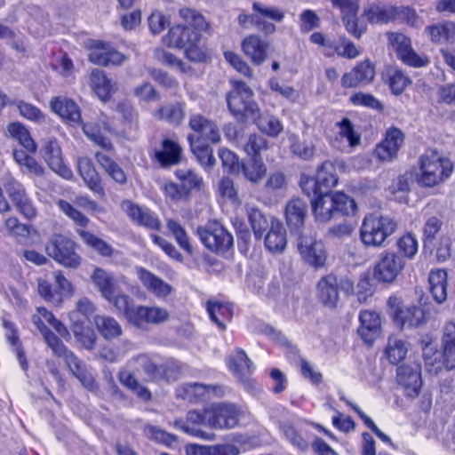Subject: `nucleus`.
<instances>
[{"mask_svg":"<svg viewBox=\"0 0 455 455\" xmlns=\"http://www.w3.org/2000/svg\"><path fill=\"white\" fill-rule=\"evenodd\" d=\"M405 135L396 126L388 127L374 149L376 158L382 162H391L398 156V152L403 147Z\"/></svg>","mask_w":455,"mask_h":455,"instance_id":"26","label":"nucleus"},{"mask_svg":"<svg viewBox=\"0 0 455 455\" xmlns=\"http://www.w3.org/2000/svg\"><path fill=\"white\" fill-rule=\"evenodd\" d=\"M375 77V65L369 60L359 61L340 80L344 88H355L370 84Z\"/></svg>","mask_w":455,"mask_h":455,"instance_id":"30","label":"nucleus"},{"mask_svg":"<svg viewBox=\"0 0 455 455\" xmlns=\"http://www.w3.org/2000/svg\"><path fill=\"white\" fill-rule=\"evenodd\" d=\"M393 6L380 7L378 5H370L363 9V16L371 24H387L394 22Z\"/></svg>","mask_w":455,"mask_h":455,"instance_id":"59","label":"nucleus"},{"mask_svg":"<svg viewBox=\"0 0 455 455\" xmlns=\"http://www.w3.org/2000/svg\"><path fill=\"white\" fill-rule=\"evenodd\" d=\"M331 4L340 12V18L347 32L360 39L367 31V23L358 17L359 0H331Z\"/></svg>","mask_w":455,"mask_h":455,"instance_id":"18","label":"nucleus"},{"mask_svg":"<svg viewBox=\"0 0 455 455\" xmlns=\"http://www.w3.org/2000/svg\"><path fill=\"white\" fill-rule=\"evenodd\" d=\"M206 311L210 319L217 324L220 330L226 329V323L233 318V305L229 302H221L209 299L206 302Z\"/></svg>","mask_w":455,"mask_h":455,"instance_id":"48","label":"nucleus"},{"mask_svg":"<svg viewBox=\"0 0 455 455\" xmlns=\"http://www.w3.org/2000/svg\"><path fill=\"white\" fill-rule=\"evenodd\" d=\"M217 387L201 383H185L176 391L178 398L190 403H197L209 400L211 394L215 393Z\"/></svg>","mask_w":455,"mask_h":455,"instance_id":"37","label":"nucleus"},{"mask_svg":"<svg viewBox=\"0 0 455 455\" xmlns=\"http://www.w3.org/2000/svg\"><path fill=\"white\" fill-rule=\"evenodd\" d=\"M82 129L85 136L94 145L100 148V150L95 153H105L110 156H116V148L111 140L107 137L97 124H83Z\"/></svg>","mask_w":455,"mask_h":455,"instance_id":"49","label":"nucleus"},{"mask_svg":"<svg viewBox=\"0 0 455 455\" xmlns=\"http://www.w3.org/2000/svg\"><path fill=\"white\" fill-rule=\"evenodd\" d=\"M432 335L421 337L419 344L427 372L438 374L443 370L450 371L455 368V323L448 322L443 327L442 339L443 351L435 346Z\"/></svg>","mask_w":455,"mask_h":455,"instance_id":"4","label":"nucleus"},{"mask_svg":"<svg viewBox=\"0 0 455 455\" xmlns=\"http://www.w3.org/2000/svg\"><path fill=\"white\" fill-rule=\"evenodd\" d=\"M338 183L336 165L323 162L315 173V220L326 222L355 214L357 204L343 191H331Z\"/></svg>","mask_w":455,"mask_h":455,"instance_id":"1","label":"nucleus"},{"mask_svg":"<svg viewBox=\"0 0 455 455\" xmlns=\"http://www.w3.org/2000/svg\"><path fill=\"white\" fill-rule=\"evenodd\" d=\"M208 425L212 428L230 429L239 424L242 411L235 404L219 403L206 408Z\"/></svg>","mask_w":455,"mask_h":455,"instance_id":"21","label":"nucleus"},{"mask_svg":"<svg viewBox=\"0 0 455 455\" xmlns=\"http://www.w3.org/2000/svg\"><path fill=\"white\" fill-rule=\"evenodd\" d=\"M78 247V243L68 235L54 233L45 244V251L58 264L66 268L76 269L82 264Z\"/></svg>","mask_w":455,"mask_h":455,"instance_id":"11","label":"nucleus"},{"mask_svg":"<svg viewBox=\"0 0 455 455\" xmlns=\"http://www.w3.org/2000/svg\"><path fill=\"white\" fill-rule=\"evenodd\" d=\"M443 225V220L438 216H429L425 220L421 239L424 249L428 250L431 253H433L435 242L443 236L440 235Z\"/></svg>","mask_w":455,"mask_h":455,"instance_id":"51","label":"nucleus"},{"mask_svg":"<svg viewBox=\"0 0 455 455\" xmlns=\"http://www.w3.org/2000/svg\"><path fill=\"white\" fill-rule=\"evenodd\" d=\"M388 47L395 52L398 60L405 66L414 68H427L430 58L425 53H418L412 47L411 37L401 32L386 33Z\"/></svg>","mask_w":455,"mask_h":455,"instance_id":"13","label":"nucleus"},{"mask_svg":"<svg viewBox=\"0 0 455 455\" xmlns=\"http://www.w3.org/2000/svg\"><path fill=\"white\" fill-rule=\"evenodd\" d=\"M71 331L76 341L85 349L92 350L95 347L97 337L92 328L83 322L76 321L72 323Z\"/></svg>","mask_w":455,"mask_h":455,"instance_id":"60","label":"nucleus"},{"mask_svg":"<svg viewBox=\"0 0 455 455\" xmlns=\"http://www.w3.org/2000/svg\"><path fill=\"white\" fill-rule=\"evenodd\" d=\"M53 277L57 284L56 289L53 288L49 281L39 278L37 279V292L46 302L54 306H60L63 302L64 298L73 295L74 287L61 270L53 272Z\"/></svg>","mask_w":455,"mask_h":455,"instance_id":"19","label":"nucleus"},{"mask_svg":"<svg viewBox=\"0 0 455 455\" xmlns=\"http://www.w3.org/2000/svg\"><path fill=\"white\" fill-rule=\"evenodd\" d=\"M188 125L191 131L187 137L188 144H192V141H203L216 145L221 141V132L218 124L203 114H191Z\"/></svg>","mask_w":455,"mask_h":455,"instance_id":"16","label":"nucleus"},{"mask_svg":"<svg viewBox=\"0 0 455 455\" xmlns=\"http://www.w3.org/2000/svg\"><path fill=\"white\" fill-rule=\"evenodd\" d=\"M271 44L259 34H249L241 41V51L253 66L265 63L270 52Z\"/></svg>","mask_w":455,"mask_h":455,"instance_id":"27","label":"nucleus"},{"mask_svg":"<svg viewBox=\"0 0 455 455\" xmlns=\"http://www.w3.org/2000/svg\"><path fill=\"white\" fill-rule=\"evenodd\" d=\"M405 267L402 257L393 251H385L372 269V277L379 283H393Z\"/></svg>","mask_w":455,"mask_h":455,"instance_id":"20","label":"nucleus"},{"mask_svg":"<svg viewBox=\"0 0 455 455\" xmlns=\"http://www.w3.org/2000/svg\"><path fill=\"white\" fill-rule=\"evenodd\" d=\"M36 311L37 313L33 315V323L42 334L45 343L52 350V353L56 356L64 359L71 374L80 381L84 387L89 391L98 390L99 385L86 364L65 346L60 338L52 331L46 323L51 325L64 339L69 337L68 328L46 307H39Z\"/></svg>","mask_w":455,"mask_h":455,"instance_id":"2","label":"nucleus"},{"mask_svg":"<svg viewBox=\"0 0 455 455\" xmlns=\"http://www.w3.org/2000/svg\"><path fill=\"white\" fill-rule=\"evenodd\" d=\"M166 227L174 237L179 247L188 256L194 254V247L191 243L190 237L186 229L177 220L170 219L166 222Z\"/></svg>","mask_w":455,"mask_h":455,"instance_id":"58","label":"nucleus"},{"mask_svg":"<svg viewBox=\"0 0 455 455\" xmlns=\"http://www.w3.org/2000/svg\"><path fill=\"white\" fill-rule=\"evenodd\" d=\"M56 204L60 211L74 222L76 232L86 247L101 257L110 258L113 256L114 248L112 245L87 230L90 224V220L87 216L67 200L60 199Z\"/></svg>","mask_w":455,"mask_h":455,"instance_id":"5","label":"nucleus"},{"mask_svg":"<svg viewBox=\"0 0 455 455\" xmlns=\"http://www.w3.org/2000/svg\"><path fill=\"white\" fill-rule=\"evenodd\" d=\"M408 352V347L405 340L401 339H389L385 348V355L387 361L394 365L402 362Z\"/></svg>","mask_w":455,"mask_h":455,"instance_id":"61","label":"nucleus"},{"mask_svg":"<svg viewBox=\"0 0 455 455\" xmlns=\"http://www.w3.org/2000/svg\"><path fill=\"white\" fill-rule=\"evenodd\" d=\"M6 193L17 208L18 212L26 219L32 220L37 214L36 208L33 204L32 200L28 196L24 186L14 180H9L5 184Z\"/></svg>","mask_w":455,"mask_h":455,"instance_id":"29","label":"nucleus"},{"mask_svg":"<svg viewBox=\"0 0 455 455\" xmlns=\"http://www.w3.org/2000/svg\"><path fill=\"white\" fill-rule=\"evenodd\" d=\"M117 111L121 115L120 136L130 140L139 130V115L133 106L128 102H119Z\"/></svg>","mask_w":455,"mask_h":455,"instance_id":"41","label":"nucleus"},{"mask_svg":"<svg viewBox=\"0 0 455 455\" xmlns=\"http://www.w3.org/2000/svg\"><path fill=\"white\" fill-rule=\"evenodd\" d=\"M50 106L66 124L72 126L83 124L80 108L73 100L56 96L51 100Z\"/></svg>","mask_w":455,"mask_h":455,"instance_id":"32","label":"nucleus"},{"mask_svg":"<svg viewBox=\"0 0 455 455\" xmlns=\"http://www.w3.org/2000/svg\"><path fill=\"white\" fill-rule=\"evenodd\" d=\"M231 89L226 95L228 108L238 122L255 119L259 107L253 100V91L242 80H231Z\"/></svg>","mask_w":455,"mask_h":455,"instance_id":"8","label":"nucleus"},{"mask_svg":"<svg viewBox=\"0 0 455 455\" xmlns=\"http://www.w3.org/2000/svg\"><path fill=\"white\" fill-rule=\"evenodd\" d=\"M428 283L433 299L438 304L445 301L447 299V272L443 269L431 270Z\"/></svg>","mask_w":455,"mask_h":455,"instance_id":"52","label":"nucleus"},{"mask_svg":"<svg viewBox=\"0 0 455 455\" xmlns=\"http://www.w3.org/2000/svg\"><path fill=\"white\" fill-rule=\"evenodd\" d=\"M41 156L50 169L60 176L66 180L73 177V172L65 163L60 145L56 138L50 137L44 140Z\"/></svg>","mask_w":455,"mask_h":455,"instance_id":"24","label":"nucleus"},{"mask_svg":"<svg viewBox=\"0 0 455 455\" xmlns=\"http://www.w3.org/2000/svg\"><path fill=\"white\" fill-rule=\"evenodd\" d=\"M126 213L139 226L154 231H158L161 228L159 219L149 209H145L136 204L130 203L127 206Z\"/></svg>","mask_w":455,"mask_h":455,"instance_id":"46","label":"nucleus"},{"mask_svg":"<svg viewBox=\"0 0 455 455\" xmlns=\"http://www.w3.org/2000/svg\"><path fill=\"white\" fill-rule=\"evenodd\" d=\"M387 304L392 321L400 329L418 328L427 323V313L423 308L418 306L404 307L402 298L396 294L389 296Z\"/></svg>","mask_w":455,"mask_h":455,"instance_id":"14","label":"nucleus"},{"mask_svg":"<svg viewBox=\"0 0 455 455\" xmlns=\"http://www.w3.org/2000/svg\"><path fill=\"white\" fill-rule=\"evenodd\" d=\"M89 84L92 92L104 102L110 100L116 91V84L107 76L105 71L98 68L90 73Z\"/></svg>","mask_w":455,"mask_h":455,"instance_id":"40","label":"nucleus"},{"mask_svg":"<svg viewBox=\"0 0 455 455\" xmlns=\"http://www.w3.org/2000/svg\"><path fill=\"white\" fill-rule=\"evenodd\" d=\"M424 33L434 45L446 46L455 43V21L444 20L427 25Z\"/></svg>","mask_w":455,"mask_h":455,"instance_id":"33","label":"nucleus"},{"mask_svg":"<svg viewBox=\"0 0 455 455\" xmlns=\"http://www.w3.org/2000/svg\"><path fill=\"white\" fill-rule=\"evenodd\" d=\"M179 15L186 24L170 27L162 37L163 44L168 48L183 49L185 57L192 62H206L211 55L200 42L202 33L210 30V24L200 12L191 8L180 9Z\"/></svg>","mask_w":455,"mask_h":455,"instance_id":"3","label":"nucleus"},{"mask_svg":"<svg viewBox=\"0 0 455 455\" xmlns=\"http://www.w3.org/2000/svg\"><path fill=\"white\" fill-rule=\"evenodd\" d=\"M205 423L208 424V414L206 412V408H204L203 411L191 410L187 413L185 422L180 427V428L183 432L194 437H198L204 440H211L213 438L214 435H210L199 428L200 426L204 425Z\"/></svg>","mask_w":455,"mask_h":455,"instance_id":"42","label":"nucleus"},{"mask_svg":"<svg viewBox=\"0 0 455 455\" xmlns=\"http://www.w3.org/2000/svg\"><path fill=\"white\" fill-rule=\"evenodd\" d=\"M395 379L403 388L406 396L412 398L419 396L422 387L421 364L413 362L398 365Z\"/></svg>","mask_w":455,"mask_h":455,"instance_id":"23","label":"nucleus"},{"mask_svg":"<svg viewBox=\"0 0 455 455\" xmlns=\"http://www.w3.org/2000/svg\"><path fill=\"white\" fill-rule=\"evenodd\" d=\"M382 80L392 94L399 96L412 84L405 71L397 67H389L382 74Z\"/></svg>","mask_w":455,"mask_h":455,"instance_id":"44","label":"nucleus"},{"mask_svg":"<svg viewBox=\"0 0 455 455\" xmlns=\"http://www.w3.org/2000/svg\"><path fill=\"white\" fill-rule=\"evenodd\" d=\"M94 159L103 173L114 184L123 187L128 183V173L115 158V156L94 153Z\"/></svg>","mask_w":455,"mask_h":455,"instance_id":"34","label":"nucleus"},{"mask_svg":"<svg viewBox=\"0 0 455 455\" xmlns=\"http://www.w3.org/2000/svg\"><path fill=\"white\" fill-rule=\"evenodd\" d=\"M151 161L164 170L171 169L182 163L185 158L184 149L175 137L164 136L157 148L148 153Z\"/></svg>","mask_w":455,"mask_h":455,"instance_id":"17","label":"nucleus"},{"mask_svg":"<svg viewBox=\"0 0 455 455\" xmlns=\"http://www.w3.org/2000/svg\"><path fill=\"white\" fill-rule=\"evenodd\" d=\"M342 281L333 274L323 276L317 283V298L323 306L336 307L339 301V290Z\"/></svg>","mask_w":455,"mask_h":455,"instance_id":"36","label":"nucleus"},{"mask_svg":"<svg viewBox=\"0 0 455 455\" xmlns=\"http://www.w3.org/2000/svg\"><path fill=\"white\" fill-rule=\"evenodd\" d=\"M185 116L184 105L180 102L160 106L155 112V116L171 124L179 125Z\"/></svg>","mask_w":455,"mask_h":455,"instance_id":"57","label":"nucleus"},{"mask_svg":"<svg viewBox=\"0 0 455 455\" xmlns=\"http://www.w3.org/2000/svg\"><path fill=\"white\" fill-rule=\"evenodd\" d=\"M264 236L265 246L269 251L281 252L284 250L287 243L286 230L279 220L271 219L270 228Z\"/></svg>","mask_w":455,"mask_h":455,"instance_id":"45","label":"nucleus"},{"mask_svg":"<svg viewBox=\"0 0 455 455\" xmlns=\"http://www.w3.org/2000/svg\"><path fill=\"white\" fill-rule=\"evenodd\" d=\"M357 332L365 344L372 345L381 332L380 315L374 310H362Z\"/></svg>","mask_w":455,"mask_h":455,"instance_id":"31","label":"nucleus"},{"mask_svg":"<svg viewBox=\"0 0 455 455\" xmlns=\"http://www.w3.org/2000/svg\"><path fill=\"white\" fill-rule=\"evenodd\" d=\"M116 307L124 311L127 320L135 327L145 329L148 325H158L169 319V312L156 306H130L129 297L120 294L116 299Z\"/></svg>","mask_w":455,"mask_h":455,"instance_id":"10","label":"nucleus"},{"mask_svg":"<svg viewBox=\"0 0 455 455\" xmlns=\"http://www.w3.org/2000/svg\"><path fill=\"white\" fill-rule=\"evenodd\" d=\"M92 281L101 293L102 297L108 301L113 302L116 306V282L112 274L108 273L105 269L96 267L91 275Z\"/></svg>","mask_w":455,"mask_h":455,"instance_id":"43","label":"nucleus"},{"mask_svg":"<svg viewBox=\"0 0 455 455\" xmlns=\"http://www.w3.org/2000/svg\"><path fill=\"white\" fill-rule=\"evenodd\" d=\"M197 234L202 243L218 254L227 252L234 245L231 233L217 220L209 221L205 227H198Z\"/></svg>","mask_w":455,"mask_h":455,"instance_id":"15","label":"nucleus"},{"mask_svg":"<svg viewBox=\"0 0 455 455\" xmlns=\"http://www.w3.org/2000/svg\"><path fill=\"white\" fill-rule=\"evenodd\" d=\"M398 224L391 217L375 212L367 213L359 229V238L367 248H380L397 230Z\"/></svg>","mask_w":455,"mask_h":455,"instance_id":"6","label":"nucleus"},{"mask_svg":"<svg viewBox=\"0 0 455 455\" xmlns=\"http://www.w3.org/2000/svg\"><path fill=\"white\" fill-rule=\"evenodd\" d=\"M137 275L143 286L156 297H166L172 292V286L145 267L137 268Z\"/></svg>","mask_w":455,"mask_h":455,"instance_id":"47","label":"nucleus"},{"mask_svg":"<svg viewBox=\"0 0 455 455\" xmlns=\"http://www.w3.org/2000/svg\"><path fill=\"white\" fill-rule=\"evenodd\" d=\"M315 44H317L323 54L327 57L337 54L345 59L352 60L362 53V50L356 47V45L345 36H340L339 44H336L323 34L315 32Z\"/></svg>","mask_w":455,"mask_h":455,"instance_id":"22","label":"nucleus"},{"mask_svg":"<svg viewBox=\"0 0 455 455\" xmlns=\"http://www.w3.org/2000/svg\"><path fill=\"white\" fill-rule=\"evenodd\" d=\"M7 132L25 150L30 154L36 151L37 145L30 135L29 131L20 122H12L7 125Z\"/></svg>","mask_w":455,"mask_h":455,"instance_id":"54","label":"nucleus"},{"mask_svg":"<svg viewBox=\"0 0 455 455\" xmlns=\"http://www.w3.org/2000/svg\"><path fill=\"white\" fill-rule=\"evenodd\" d=\"M93 321L99 333L105 339L111 340L117 339L123 333L121 325L111 316L95 315Z\"/></svg>","mask_w":455,"mask_h":455,"instance_id":"55","label":"nucleus"},{"mask_svg":"<svg viewBox=\"0 0 455 455\" xmlns=\"http://www.w3.org/2000/svg\"><path fill=\"white\" fill-rule=\"evenodd\" d=\"M189 148L198 164L204 170H211L213 168L216 164V160L213 155V150L211 147V143L203 141H192V144H189Z\"/></svg>","mask_w":455,"mask_h":455,"instance_id":"56","label":"nucleus"},{"mask_svg":"<svg viewBox=\"0 0 455 455\" xmlns=\"http://www.w3.org/2000/svg\"><path fill=\"white\" fill-rule=\"evenodd\" d=\"M241 172L248 180L257 183L265 177L267 167L262 158H250L248 164H242Z\"/></svg>","mask_w":455,"mask_h":455,"instance_id":"62","label":"nucleus"},{"mask_svg":"<svg viewBox=\"0 0 455 455\" xmlns=\"http://www.w3.org/2000/svg\"><path fill=\"white\" fill-rule=\"evenodd\" d=\"M258 128L271 137H276L283 131V124L280 120L273 116H262L259 112L253 119Z\"/></svg>","mask_w":455,"mask_h":455,"instance_id":"64","label":"nucleus"},{"mask_svg":"<svg viewBox=\"0 0 455 455\" xmlns=\"http://www.w3.org/2000/svg\"><path fill=\"white\" fill-rule=\"evenodd\" d=\"M77 172L87 188L99 199H106L107 193L101 174L96 169L92 160L83 156L77 159Z\"/></svg>","mask_w":455,"mask_h":455,"instance_id":"28","label":"nucleus"},{"mask_svg":"<svg viewBox=\"0 0 455 455\" xmlns=\"http://www.w3.org/2000/svg\"><path fill=\"white\" fill-rule=\"evenodd\" d=\"M274 422L279 431L285 438L300 451H305L308 447L307 441L308 431L304 428L301 422L294 423L288 419L281 420L274 419Z\"/></svg>","mask_w":455,"mask_h":455,"instance_id":"35","label":"nucleus"},{"mask_svg":"<svg viewBox=\"0 0 455 455\" xmlns=\"http://www.w3.org/2000/svg\"><path fill=\"white\" fill-rule=\"evenodd\" d=\"M174 177L178 183L169 180L162 188L164 196L172 202L188 201L193 194L204 190L205 183L203 176L192 168L177 169L174 172Z\"/></svg>","mask_w":455,"mask_h":455,"instance_id":"9","label":"nucleus"},{"mask_svg":"<svg viewBox=\"0 0 455 455\" xmlns=\"http://www.w3.org/2000/svg\"><path fill=\"white\" fill-rule=\"evenodd\" d=\"M117 379L120 384L133 393L140 400L148 403L153 398L151 391L145 386L140 384L135 375L126 369L119 370Z\"/></svg>","mask_w":455,"mask_h":455,"instance_id":"50","label":"nucleus"},{"mask_svg":"<svg viewBox=\"0 0 455 455\" xmlns=\"http://www.w3.org/2000/svg\"><path fill=\"white\" fill-rule=\"evenodd\" d=\"M88 60L92 64L109 67L120 66L126 60V56L117 51L110 43L102 40H92L89 45Z\"/></svg>","mask_w":455,"mask_h":455,"instance_id":"25","label":"nucleus"},{"mask_svg":"<svg viewBox=\"0 0 455 455\" xmlns=\"http://www.w3.org/2000/svg\"><path fill=\"white\" fill-rule=\"evenodd\" d=\"M131 362L138 364L136 371L142 370L146 374V382L158 383L161 381L162 363H156L148 355L139 354L134 355Z\"/></svg>","mask_w":455,"mask_h":455,"instance_id":"53","label":"nucleus"},{"mask_svg":"<svg viewBox=\"0 0 455 455\" xmlns=\"http://www.w3.org/2000/svg\"><path fill=\"white\" fill-rule=\"evenodd\" d=\"M307 206L299 197L288 201L284 209L285 221L291 232H299L304 227Z\"/></svg>","mask_w":455,"mask_h":455,"instance_id":"38","label":"nucleus"},{"mask_svg":"<svg viewBox=\"0 0 455 455\" xmlns=\"http://www.w3.org/2000/svg\"><path fill=\"white\" fill-rule=\"evenodd\" d=\"M145 432L149 440L167 448H172L178 442L176 435L169 433L156 426H146Z\"/></svg>","mask_w":455,"mask_h":455,"instance_id":"63","label":"nucleus"},{"mask_svg":"<svg viewBox=\"0 0 455 455\" xmlns=\"http://www.w3.org/2000/svg\"><path fill=\"white\" fill-rule=\"evenodd\" d=\"M419 183L433 188L449 178L453 171L452 162L435 149L427 148L419 158Z\"/></svg>","mask_w":455,"mask_h":455,"instance_id":"7","label":"nucleus"},{"mask_svg":"<svg viewBox=\"0 0 455 455\" xmlns=\"http://www.w3.org/2000/svg\"><path fill=\"white\" fill-rule=\"evenodd\" d=\"M252 13H240L237 16V22L242 28H248L249 25L254 26L265 36L272 35L275 32L276 27L270 20L275 22H281L284 18V12L275 7H268L260 2H253L251 4Z\"/></svg>","mask_w":455,"mask_h":455,"instance_id":"12","label":"nucleus"},{"mask_svg":"<svg viewBox=\"0 0 455 455\" xmlns=\"http://www.w3.org/2000/svg\"><path fill=\"white\" fill-rule=\"evenodd\" d=\"M228 367L233 375L242 382H246L254 371L251 360L240 347H236L235 355L228 357Z\"/></svg>","mask_w":455,"mask_h":455,"instance_id":"39","label":"nucleus"}]
</instances>
